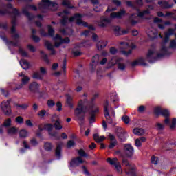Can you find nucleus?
Segmentation results:
<instances>
[{"label":"nucleus","mask_w":176,"mask_h":176,"mask_svg":"<svg viewBox=\"0 0 176 176\" xmlns=\"http://www.w3.org/2000/svg\"><path fill=\"white\" fill-rule=\"evenodd\" d=\"M68 14H69V11L68 10H64L63 12H60L58 14L59 16H62V24L63 25H65L67 24V21H68ZM82 16L80 14H76L74 16H72L69 21L72 22L75 21L76 24L78 25H83V27H87V23L82 21Z\"/></svg>","instance_id":"nucleus-1"},{"label":"nucleus","mask_w":176,"mask_h":176,"mask_svg":"<svg viewBox=\"0 0 176 176\" xmlns=\"http://www.w3.org/2000/svg\"><path fill=\"white\" fill-rule=\"evenodd\" d=\"M169 54L168 48L163 45L159 53L156 52L155 49L149 50L146 55V60L152 62L153 60H156V58L163 57V56H168Z\"/></svg>","instance_id":"nucleus-2"},{"label":"nucleus","mask_w":176,"mask_h":176,"mask_svg":"<svg viewBox=\"0 0 176 176\" xmlns=\"http://www.w3.org/2000/svg\"><path fill=\"white\" fill-rule=\"evenodd\" d=\"M29 10H37V8L35 6H28L23 9V13L29 19V20H34L36 21V25L37 27H41L42 23L41 21L43 20V16L38 14L36 16L30 14Z\"/></svg>","instance_id":"nucleus-3"},{"label":"nucleus","mask_w":176,"mask_h":176,"mask_svg":"<svg viewBox=\"0 0 176 176\" xmlns=\"http://www.w3.org/2000/svg\"><path fill=\"white\" fill-rule=\"evenodd\" d=\"M126 14V11L124 10H121L118 12H112L110 14V18H106L102 16L100 19V21L98 22V25L99 27H107V24H109L111 23V19H122L123 16Z\"/></svg>","instance_id":"nucleus-4"},{"label":"nucleus","mask_w":176,"mask_h":176,"mask_svg":"<svg viewBox=\"0 0 176 176\" xmlns=\"http://www.w3.org/2000/svg\"><path fill=\"white\" fill-rule=\"evenodd\" d=\"M153 7L152 6H148V10H146L143 12H138V14H133L129 17V22L132 25H135L138 21H140V17H144V16H146V14H149L151 13L150 10H152Z\"/></svg>","instance_id":"nucleus-5"},{"label":"nucleus","mask_w":176,"mask_h":176,"mask_svg":"<svg viewBox=\"0 0 176 176\" xmlns=\"http://www.w3.org/2000/svg\"><path fill=\"white\" fill-rule=\"evenodd\" d=\"M109 112H111L112 116H115V111L112 109V107L109 105V102L108 100H106L104 103V116L106 118L107 123H109L110 124H112V122H113V120L109 116Z\"/></svg>","instance_id":"nucleus-6"},{"label":"nucleus","mask_w":176,"mask_h":176,"mask_svg":"<svg viewBox=\"0 0 176 176\" xmlns=\"http://www.w3.org/2000/svg\"><path fill=\"white\" fill-rule=\"evenodd\" d=\"M122 164L125 166L124 171L126 174L129 176H135L134 166L130 164V162H129V160H127L126 158H123Z\"/></svg>","instance_id":"nucleus-7"},{"label":"nucleus","mask_w":176,"mask_h":176,"mask_svg":"<svg viewBox=\"0 0 176 176\" xmlns=\"http://www.w3.org/2000/svg\"><path fill=\"white\" fill-rule=\"evenodd\" d=\"M87 99L84 98L78 102V107L75 110L76 116H79L80 113H85L87 111L86 104H87Z\"/></svg>","instance_id":"nucleus-8"},{"label":"nucleus","mask_w":176,"mask_h":176,"mask_svg":"<svg viewBox=\"0 0 176 176\" xmlns=\"http://www.w3.org/2000/svg\"><path fill=\"white\" fill-rule=\"evenodd\" d=\"M107 163H109V164H110L111 166H113L118 174L123 173L122 165H120V162H119V160H118V158H107Z\"/></svg>","instance_id":"nucleus-9"},{"label":"nucleus","mask_w":176,"mask_h":176,"mask_svg":"<svg viewBox=\"0 0 176 176\" xmlns=\"http://www.w3.org/2000/svg\"><path fill=\"white\" fill-rule=\"evenodd\" d=\"M50 6L57 8V3H53L50 0H42L41 3L38 4V9L41 10L43 13H45V10L49 9Z\"/></svg>","instance_id":"nucleus-10"},{"label":"nucleus","mask_w":176,"mask_h":176,"mask_svg":"<svg viewBox=\"0 0 176 176\" xmlns=\"http://www.w3.org/2000/svg\"><path fill=\"white\" fill-rule=\"evenodd\" d=\"M43 130H47L50 135L52 137H56L57 132L52 131L53 130V124H41L38 126V132L43 131Z\"/></svg>","instance_id":"nucleus-11"},{"label":"nucleus","mask_w":176,"mask_h":176,"mask_svg":"<svg viewBox=\"0 0 176 176\" xmlns=\"http://www.w3.org/2000/svg\"><path fill=\"white\" fill-rule=\"evenodd\" d=\"M96 97L97 96H94L88 102V108H89V110L92 113H97V112L100 111L98 104L96 102Z\"/></svg>","instance_id":"nucleus-12"},{"label":"nucleus","mask_w":176,"mask_h":176,"mask_svg":"<svg viewBox=\"0 0 176 176\" xmlns=\"http://www.w3.org/2000/svg\"><path fill=\"white\" fill-rule=\"evenodd\" d=\"M54 42L55 47H59V46L63 45V43H69V42H71V40H69V38L68 37L63 39L60 36L56 34L54 38Z\"/></svg>","instance_id":"nucleus-13"},{"label":"nucleus","mask_w":176,"mask_h":176,"mask_svg":"<svg viewBox=\"0 0 176 176\" xmlns=\"http://www.w3.org/2000/svg\"><path fill=\"white\" fill-rule=\"evenodd\" d=\"M19 76H21V82L22 83L17 85L16 88L14 90H20V89H23L25 85H28V82H30V77L25 76L24 73L19 74Z\"/></svg>","instance_id":"nucleus-14"},{"label":"nucleus","mask_w":176,"mask_h":176,"mask_svg":"<svg viewBox=\"0 0 176 176\" xmlns=\"http://www.w3.org/2000/svg\"><path fill=\"white\" fill-rule=\"evenodd\" d=\"M1 109L3 112V113H5V115H10V113H12V110L10 109V105L9 103V100L7 101H3L1 103Z\"/></svg>","instance_id":"nucleus-15"},{"label":"nucleus","mask_w":176,"mask_h":176,"mask_svg":"<svg viewBox=\"0 0 176 176\" xmlns=\"http://www.w3.org/2000/svg\"><path fill=\"white\" fill-rule=\"evenodd\" d=\"M124 152L126 157H131L134 155V148L131 144H125L124 146Z\"/></svg>","instance_id":"nucleus-16"},{"label":"nucleus","mask_w":176,"mask_h":176,"mask_svg":"<svg viewBox=\"0 0 176 176\" xmlns=\"http://www.w3.org/2000/svg\"><path fill=\"white\" fill-rule=\"evenodd\" d=\"M29 91L30 93H38L39 89H41V84L36 82H32L29 85Z\"/></svg>","instance_id":"nucleus-17"},{"label":"nucleus","mask_w":176,"mask_h":176,"mask_svg":"<svg viewBox=\"0 0 176 176\" xmlns=\"http://www.w3.org/2000/svg\"><path fill=\"white\" fill-rule=\"evenodd\" d=\"M154 112L156 115H162L165 118L170 116V111L167 109H162V107H157L154 109Z\"/></svg>","instance_id":"nucleus-18"},{"label":"nucleus","mask_w":176,"mask_h":176,"mask_svg":"<svg viewBox=\"0 0 176 176\" xmlns=\"http://www.w3.org/2000/svg\"><path fill=\"white\" fill-rule=\"evenodd\" d=\"M85 163V161L82 160V157H78L76 158H74L70 162V167H76L79 166V164H82Z\"/></svg>","instance_id":"nucleus-19"},{"label":"nucleus","mask_w":176,"mask_h":176,"mask_svg":"<svg viewBox=\"0 0 176 176\" xmlns=\"http://www.w3.org/2000/svg\"><path fill=\"white\" fill-rule=\"evenodd\" d=\"M40 32L42 36H47V35H49L50 36H53V35H54V30L50 25H48V34L47 33L45 32V30H43V29H41Z\"/></svg>","instance_id":"nucleus-20"},{"label":"nucleus","mask_w":176,"mask_h":176,"mask_svg":"<svg viewBox=\"0 0 176 176\" xmlns=\"http://www.w3.org/2000/svg\"><path fill=\"white\" fill-rule=\"evenodd\" d=\"M113 31L114 32L115 35L119 36V35H123L124 34H127V31L122 30L119 26L113 27Z\"/></svg>","instance_id":"nucleus-21"},{"label":"nucleus","mask_w":176,"mask_h":176,"mask_svg":"<svg viewBox=\"0 0 176 176\" xmlns=\"http://www.w3.org/2000/svg\"><path fill=\"white\" fill-rule=\"evenodd\" d=\"M109 140H110L111 143L109 145V149H113V148H115L116 146V139L115 138V136L111 133L109 134Z\"/></svg>","instance_id":"nucleus-22"},{"label":"nucleus","mask_w":176,"mask_h":176,"mask_svg":"<svg viewBox=\"0 0 176 176\" xmlns=\"http://www.w3.org/2000/svg\"><path fill=\"white\" fill-rule=\"evenodd\" d=\"M147 35L151 39H155V38H157V30L153 28L149 29L147 30Z\"/></svg>","instance_id":"nucleus-23"},{"label":"nucleus","mask_w":176,"mask_h":176,"mask_svg":"<svg viewBox=\"0 0 176 176\" xmlns=\"http://www.w3.org/2000/svg\"><path fill=\"white\" fill-rule=\"evenodd\" d=\"M116 134L118 137L122 140L126 138V131H124V130L120 127L117 129Z\"/></svg>","instance_id":"nucleus-24"},{"label":"nucleus","mask_w":176,"mask_h":176,"mask_svg":"<svg viewBox=\"0 0 176 176\" xmlns=\"http://www.w3.org/2000/svg\"><path fill=\"white\" fill-rule=\"evenodd\" d=\"M145 59L144 58H139L138 59L134 60L131 63L132 67H135V65H145Z\"/></svg>","instance_id":"nucleus-25"},{"label":"nucleus","mask_w":176,"mask_h":176,"mask_svg":"<svg viewBox=\"0 0 176 176\" xmlns=\"http://www.w3.org/2000/svg\"><path fill=\"white\" fill-rule=\"evenodd\" d=\"M146 141V138L144 137H140L136 140H135V145L137 148H141L142 146V142H145Z\"/></svg>","instance_id":"nucleus-26"},{"label":"nucleus","mask_w":176,"mask_h":176,"mask_svg":"<svg viewBox=\"0 0 176 176\" xmlns=\"http://www.w3.org/2000/svg\"><path fill=\"white\" fill-rule=\"evenodd\" d=\"M119 58H116V57H113L112 58L107 64V67L108 68H112V67H113L114 65H116V64H118L119 63Z\"/></svg>","instance_id":"nucleus-27"},{"label":"nucleus","mask_w":176,"mask_h":176,"mask_svg":"<svg viewBox=\"0 0 176 176\" xmlns=\"http://www.w3.org/2000/svg\"><path fill=\"white\" fill-rule=\"evenodd\" d=\"M174 34V30H168L167 32L164 33V43H167L168 42V38Z\"/></svg>","instance_id":"nucleus-28"},{"label":"nucleus","mask_w":176,"mask_h":176,"mask_svg":"<svg viewBox=\"0 0 176 176\" xmlns=\"http://www.w3.org/2000/svg\"><path fill=\"white\" fill-rule=\"evenodd\" d=\"M19 64L23 69H28V68L31 67V65L30 64V63H28V61L24 59L21 60L19 61Z\"/></svg>","instance_id":"nucleus-29"},{"label":"nucleus","mask_w":176,"mask_h":176,"mask_svg":"<svg viewBox=\"0 0 176 176\" xmlns=\"http://www.w3.org/2000/svg\"><path fill=\"white\" fill-rule=\"evenodd\" d=\"M121 49H129L131 47V49H135V45L133 43L129 44V43H120Z\"/></svg>","instance_id":"nucleus-30"},{"label":"nucleus","mask_w":176,"mask_h":176,"mask_svg":"<svg viewBox=\"0 0 176 176\" xmlns=\"http://www.w3.org/2000/svg\"><path fill=\"white\" fill-rule=\"evenodd\" d=\"M118 69L120 71H124L126 69V64H124V61L123 58H120L118 63Z\"/></svg>","instance_id":"nucleus-31"},{"label":"nucleus","mask_w":176,"mask_h":176,"mask_svg":"<svg viewBox=\"0 0 176 176\" xmlns=\"http://www.w3.org/2000/svg\"><path fill=\"white\" fill-rule=\"evenodd\" d=\"M133 134H135V135H144V134H145V131L141 128H135L133 130Z\"/></svg>","instance_id":"nucleus-32"},{"label":"nucleus","mask_w":176,"mask_h":176,"mask_svg":"<svg viewBox=\"0 0 176 176\" xmlns=\"http://www.w3.org/2000/svg\"><path fill=\"white\" fill-rule=\"evenodd\" d=\"M108 45V42L105 41H100L97 44V48L98 50H102V49H104Z\"/></svg>","instance_id":"nucleus-33"},{"label":"nucleus","mask_w":176,"mask_h":176,"mask_svg":"<svg viewBox=\"0 0 176 176\" xmlns=\"http://www.w3.org/2000/svg\"><path fill=\"white\" fill-rule=\"evenodd\" d=\"M19 129L14 126L10 127L8 129V134L10 135H14V134H17Z\"/></svg>","instance_id":"nucleus-34"},{"label":"nucleus","mask_w":176,"mask_h":176,"mask_svg":"<svg viewBox=\"0 0 176 176\" xmlns=\"http://www.w3.org/2000/svg\"><path fill=\"white\" fill-rule=\"evenodd\" d=\"M94 139L95 140L96 142H102V141H104V140H105V136H100L98 133H96L94 135Z\"/></svg>","instance_id":"nucleus-35"},{"label":"nucleus","mask_w":176,"mask_h":176,"mask_svg":"<svg viewBox=\"0 0 176 176\" xmlns=\"http://www.w3.org/2000/svg\"><path fill=\"white\" fill-rule=\"evenodd\" d=\"M45 45L47 47V49H48L49 50H51V54H56V52L54 51L53 48H54V46L53 45H52V43L47 41H46L45 42Z\"/></svg>","instance_id":"nucleus-36"},{"label":"nucleus","mask_w":176,"mask_h":176,"mask_svg":"<svg viewBox=\"0 0 176 176\" xmlns=\"http://www.w3.org/2000/svg\"><path fill=\"white\" fill-rule=\"evenodd\" d=\"M61 146H63V143L58 144L56 147V156L58 157V159H60V157H61Z\"/></svg>","instance_id":"nucleus-37"},{"label":"nucleus","mask_w":176,"mask_h":176,"mask_svg":"<svg viewBox=\"0 0 176 176\" xmlns=\"http://www.w3.org/2000/svg\"><path fill=\"white\" fill-rule=\"evenodd\" d=\"M32 78H33V79H38V80H42V79H43V76L41 75V74L38 72H36L33 73V74L32 75Z\"/></svg>","instance_id":"nucleus-38"},{"label":"nucleus","mask_w":176,"mask_h":176,"mask_svg":"<svg viewBox=\"0 0 176 176\" xmlns=\"http://www.w3.org/2000/svg\"><path fill=\"white\" fill-rule=\"evenodd\" d=\"M71 3H72V0H63L62 2V5L66 6V8H68L69 9L74 8L71 6Z\"/></svg>","instance_id":"nucleus-39"},{"label":"nucleus","mask_w":176,"mask_h":176,"mask_svg":"<svg viewBox=\"0 0 176 176\" xmlns=\"http://www.w3.org/2000/svg\"><path fill=\"white\" fill-rule=\"evenodd\" d=\"M36 33V30H35L34 29L32 30V39H33V41H34V42H39V41H41V38H39V37H38L37 36H35V34Z\"/></svg>","instance_id":"nucleus-40"},{"label":"nucleus","mask_w":176,"mask_h":176,"mask_svg":"<svg viewBox=\"0 0 176 176\" xmlns=\"http://www.w3.org/2000/svg\"><path fill=\"white\" fill-rule=\"evenodd\" d=\"M28 135V132L25 129H22L19 131V137L21 138H25Z\"/></svg>","instance_id":"nucleus-41"},{"label":"nucleus","mask_w":176,"mask_h":176,"mask_svg":"<svg viewBox=\"0 0 176 176\" xmlns=\"http://www.w3.org/2000/svg\"><path fill=\"white\" fill-rule=\"evenodd\" d=\"M158 4H160L161 8H162L163 9H167L168 8H171V6H170L168 5V3H167L166 1H159Z\"/></svg>","instance_id":"nucleus-42"},{"label":"nucleus","mask_w":176,"mask_h":176,"mask_svg":"<svg viewBox=\"0 0 176 176\" xmlns=\"http://www.w3.org/2000/svg\"><path fill=\"white\" fill-rule=\"evenodd\" d=\"M11 35L14 39H17V38H19V34L16 33V28H14V26H12L11 28Z\"/></svg>","instance_id":"nucleus-43"},{"label":"nucleus","mask_w":176,"mask_h":176,"mask_svg":"<svg viewBox=\"0 0 176 176\" xmlns=\"http://www.w3.org/2000/svg\"><path fill=\"white\" fill-rule=\"evenodd\" d=\"M10 126H12V118H8L4 121L3 126L10 127Z\"/></svg>","instance_id":"nucleus-44"},{"label":"nucleus","mask_w":176,"mask_h":176,"mask_svg":"<svg viewBox=\"0 0 176 176\" xmlns=\"http://www.w3.org/2000/svg\"><path fill=\"white\" fill-rule=\"evenodd\" d=\"M44 148L47 151H52V149H53V145H52V144L49 142L45 143Z\"/></svg>","instance_id":"nucleus-45"},{"label":"nucleus","mask_w":176,"mask_h":176,"mask_svg":"<svg viewBox=\"0 0 176 176\" xmlns=\"http://www.w3.org/2000/svg\"><path fill=\"white\" fill-rule=\"evenodd\" d=\"M72 100H74V98H72V96H67V100H66V102H67V104H68V105L72 108V107H74V105L72 104Z\"/></svg>","instance_id":"nucleus-46"},{"label":"nucleus","mask_w":176,"mask_h":176,"mask_svg":"<svg viewBox=\"0 0 176 176\" xmlns=\"http://www.w3.org/2000/svg\"><path fill=\"white\" fill-rule=\"evenodd\" d=\"M54 126L55 127L56 130H61V129H63V126L61 125V123L58 120L56 121V122L54 124Z\"/></svg>","instance_id":"nucleus-47"},{"label":"nucleus","mask_w":176,"mask_h":176,"mask_svg":"<svg viewBox=\"0 0 176 176\" xmlns=\"http://www.w3.org/2000/svg\"><path fill=\"white\" fill-rule=\"evenodd\" d=\"M15 122L18 124H23V123H24V118L21 116H18L15 118Z\"/></svg>","instance_id":"nucleus-48"},{"label":"nucleus","mask_w":176,"mask_h":176,"mask_svg":"<svg viewBox=\"0 0 176 176\" xmlns=\"http://www.w3.org/2000/svg\"><path fill=\"white\" fill-rule=\"evenodd\" d=\"M121 119L125 124H129L130 123V118L127 116H122Z\"/></svg>","instance_id":"nucleus-49"},{"label":"nucleus","mask_w":176,"mask_h":176,"mask_svg":"<svg viewBox=\"0 0 176 176\" xmlns=\"http://www.w3.org/2000/svg\"><path fill=\"white\" fill-rule=\"evenodd\" d=\"M89 46H91V43H90V41H85L84 43L80 44L78 47H89Z\"/></svg>","instance_id":"nucleus-50"},{"label":"nucleus","mask_w":176,"mask_h":176,"mask_svg":"<svg viewBox=\"0 0 176 176\" xmlns=\"http://www.w3.org/2000/svg\"><path fill=\"white\" fill-rule=\"evenodd\" d=\"M56 111H58V112H61L63 111V104L61 103V102H58L56 104Z\"/></svg>","instance_id":"nucleus-51"},{"label":"nucleus","mask_w":176,"mask_h":176,"mask_svg":"<svg viewBox=\"0 0 176 176\" xmlns=\"http://www.w3.org/2000/svg\"><path fill=\"white\" fill-rule=\"evenodd\" d=\"M19 54L21 56H22V57H28V53L26 52L23 48L19 49Z\"/></svg>","instance_id":"nucleus-52"},{"label":"nucleus","mask_w":176,"mask_h":176,"mask_svg":"<svg viewBox=\"0 0 176 176\" xmlns=\"http://www.w3.org/2000/svg\"><path fill=\"white\" fill-rule=\"evenodd\" d=\"M47 105L49 108H53L56 105V102L53 100H49L47 102Z\"/></svg>","instance_id":"nucleus-53"},{"label":"nucleus","mask_w":176,"mask_h":176,"mask_svg":"<svg viewBox=\"0 0 176 176\" xmlns=\"http://www.w3.org/2000/svg\"><path fill=\"white\" fill-rule=\"evenodd\" d=\"M37 116L38 118H45L46 116V110H41L38 112Z\"/></svg>","instance_id":"nucleus-54"},{"label":"nucleus","mask_w":176,"mask_h":176,"mask_svg":"<svg viewBox=\"0 0 176 176\" xmlns=\"http://www.w3.org/2000/svg\"><path fill=\"white\" fill-rule=\"evenodd\" d=\"M40 74L43 76L47 74V69L45 67H40Z\"/></svg>","instance_id":"nucleus-55"},{"label":"nucleus","mask_w":176,"mask_h":176,"mask_svg":"<svg viewBox=\"0 0 176 176\" xmlns=\"http://www.w3.org/2000/svg\"><path fill=\"white\" fill-rule=\"evenodd\" d=\"M100 61V56L96 55L92 59V64L91 65H94V64H97Z\"/></svg>","instance_id":"nucleus-56"},{"label":"nucleus","mask_w":176,"mask_h":176,"mask_svg":"<svg viewBox=\"0 0 176 176\" xmlns=\"http://www.w3.org/2000/svg\"><path fill=\"white\" fill-rule=\"evenodd\" d=\"M94 10L95 12H101V10H102V6L100 4L94 6Z\"/></svg>","instance_id":"nucleus-57"},{"label":"nucleus","mask_w":176,"mask_h":176,"mask_svg":"<svg viewBox=\"0 0 176 176\" xmlns=\"http://www.w3.org/2000/svg\"><path fill=\"white\" fill-rule=\"evenodd\" d=\"M28 50H30V52H36V49L34 47V45H31V44H28L27 46Z\"/></svg>","instance_id":"nucleus-58"},{"label":"nucleus","mask_w":176,"mask_h":176,"mask_svg":"<svg viewBox=\"0 0 176 176\" xmlns=\"http://www.w3.org/2000/svg\"><path fill=\"white\" fill-rule=\"evenodd\" d=\"M18 109H27L28 108V104H21L16 106Z\"/></svg>","instance_id":"nucleus-59"},{"label":"nucleus","mask_w":176,"mask_h":176,"mask_svg":"<svg viewBox=\"0 0 176 176\" xmlns=\"http://www.w3.org/2000/svg\"><path fill=\"white\" fill-rule=\"evenodd\" d=\"M72 146H75V142L74 140H69L67 142V148H72Z\"/></svg>","instance_id":"nucleus-60"},{"label":"nucleus","mask_w":176,"mask_h":176,"mask_svg":"<svg viewBox=\"0 0 176 176\" xmlns=\"http://www.w3.org/2000/svg\"><path fill=\"white\" fill-rule=\"evenodd\" d=\"M110 53L111 54H116L118 53V49H116L115 47H111Z\"/></svg>","instance_id":"nucleus-61"},{"label":"nucleus","mask_w":176,"mask_h":176,"mask_svg":"<svg viewBox=\"0 0 176 176\" xmlns=\"http://www.w3.org/2000/svg\"><path fill=\"white\" fill-rule=\"evenodd\" d=\"M170 47L171 49H175L176 48V41L175 40H173L170 41Z\"/></svg>","instance_id":"nucleus-62"},{"label":"nucleus","mask_w":176,"mask_h":176,"mask_svg":"<svg viewBox=\"0 0 176 176\" xmlns=\"http://www.w3.org/2000/svg\"><path fill=\"white\" fill-rule=\"evenodd\" d=\"M78 155L82 157H86V153L82 149L78 151Z\"/></svg>","instance_id":"nucleus-63"},{"label":"nucleus","mask_w":176,"mask_h":176,"mask_svg":"<svg viewBox=\"0 0 176 176\" xmlns=\"http://www.w3.org/2000/svg\"><path fill=\"white\" fill-rule=\"evenodd\" d=\"M151 163L153 164H157V157L153 156L151 157Z\"/></svg>","instance_id":"nucleus-64"}]
</instances>
